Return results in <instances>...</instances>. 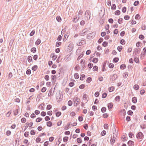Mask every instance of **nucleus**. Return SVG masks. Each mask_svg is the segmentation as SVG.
Masks as SVG:
<instances>
[{
    "mask_svg": "<svg viewBox=\"0 0 146 146\" xmlns=\"http://www.w3.org/2000/svg\"><path fill=\"white\" fill-rule=\"evenodd\" d=\"M139 50L137 48H135L134 50V53L135 55H136V53L138 54H139V52H138Z\"/></svg>",
    "mask_w": 146,
    "mask_h": 146,
    "instance_id": "obj_43",
    "label": "nucleus"
},
{
    "mask_svg": "<svg viewBox=\"0 0 146 146\" xmlns=\"http://www.w3.org/2000/svg\"><path fill=\"white\" fill-rule=\"evenodd\" d=\"M108 44V42H107L106 41H104L103 43L102 44V45L104 47H106V46H107Z\"/></svg>",
    "mask_w": 146,
    "mask_h": 146,
    "instance_id": "obj_39",
    "label": "nucleus"
},
{
    "mask_svg": "<svg viewBox=\"0 0 146 146\" xmlns=\"http://www.w3.org/2000/svg\"><path fill=\"white\" fill-rule=\"evenodd\" d=\"M88 97V95L86 94H84L83 96V99L86 100Z\"/></svg>",
    "mask_w": 146,
    "mask_h": 146,
    "instance_id": "obj_50",
    "label": "nucleus"
},
{
    "mask_svg": "<svg viewBox=\"0 0 146 146\" xmlns=\"http://www.w3.org/2000/svg\"><path fill=\"white\" fill-rule=\"evenodd\" d=\"M19 111L17 109H16L15 111H14V115H17Z\"/></svg>",
    "mask_w": 146,
    "mask_h": 146,
    "instance_id": "obj_34",
    "label": "nucleus"
},
{
    "mask_svg": "<svg viewBox=\"0 0 146 146\" xmlns=\"http://www.w3.org/2000/svg\"><path fill=\"white\" fill-rule=\"evenodd\" d=\"M123 20V19L122 18H119L118 19V23L119 24H121V22Z\"/></svg>",
    "mask_w": 146,
    "mask_h": 146,
    "instance_id": "obj_53",
    "label": "nucleus"
},
{
    "mask_svg": "<svg viewBox=\"0 0 146 146\" xmlns=\"http://www.w3.org/2000/svg\"><path fill=\"white\" fill-rule=\"evenodd\" d=\"M42 119L41 117H38L36 118V121L37 122H39L41 121Z\"/></svg>",
    "mask_w": 146,
    "mask_h": 146,
    "instance_id": "obj_25",
    "label": "nucleus"
},
{
    "mask_svg": "<svg viewBox=\"0 0 146 146\" xmlns=\"http://www.w3.org/2000/svg\"><path fill=\"white\" fill-rule=\"evenodd\" d=\"M46 125L47 126L51 127L52 125V123L50 121H49L46 123Z\"/></svg>",
    "mask_w": 146,
    "mask_h": 146,
    "instance_id": "obj_17",
    "label": "nucleus"
},
{
    "mask_svg": "<svg viewBox=\"0 0 146 146\" xmlns=\"http://www.w3.org/2000/svg\"><path fill=\"white\" fill-rule=\"evenodd\" d=\"M134 61L136 63H139V59L137 58H135L134 59Z\"/></svg>",
    "mask_w": 146,
    "mask_h": 146,
    "instance_id": "obj_55",
    "label": "nucleus"
},
{
    "mask_svg": "<svg viewBox=\"0 0 146 146\" xmlns=\"http://www.w3.org/2000/svg\"><path fill=\"white\" fill-rule=\"evenodd\" d=\"M115 139L113 138L112 137H111V139H110V142L111 144L112 145H113L114 144L115 141Z\"/></svg>",
    "mask_w": 146,
    "mask_h": 146,
    "instance_id": "obj_20",
    "label": "nucleus"
},
{
    "mask_svg": "<svg viewBox=\"0 0 146 146\" xmlns=\"http://www.w3.org/2000/svg\"><path fill=\"white\" fill-rule=\"evenodd\" d=\"M62 42H57L56 43V46L57 47H59L61 44Z\"/></svg>",
    "mask_w": 146,
    "mask_h": 146,
    "instance_id": "obj_29",
    "label": "nucleus"
},
{
    "mask_svg": "<svg viewBox=\"0 0 146 146\" xmlns=\"http://www.w3.org/2000/svg\"><path fill=\"white\" fill-rule=\"evenodd\" d=\"M26 124L27 125H28L29 127H31L33 126V123L32 122H31L27 124V123H26Z\"/></svg>",
    "mask_w": 146,
    "mask_h": 146,
    "instance_id": "obj_48",
    "label": "nucleus"
},
{
    "mask_svg": "<svg viewBox=\"0 0 146 146\" xmlns=\"http://www.w3.org/2000/svg\"><path fill=\"white\" fill-rule=\"evenodd\" d=\"M51 81L52 83H54L56 80V75H52L51 76Z\"/></svg>",
    "mask_w": 146,
    "mask_h": 146,
    "instance_id": "obj_6",
    "label": "nucleus"
},
{
    "mask_svg": "<svg viewBox=\"0 0 146 146\" xmlns=\"http://www.w3.org/2000/svg\"><path fill=\"white\" fill-rule=\"evenodd\" d=\"M31 70L30 69L27 70L26 72V73L27 75H29L31 74Z\"/></svg>",
    "mask_w": 146,
    "mask_h": 146,
    "instance_id": "obj_51",
    "label": "nucleus"
},
{
    "mask_svg": "<svg viewBox=\"0 0 146 146\" xmlns=\"http://www.w3.org/2000/svg\"><path fill=\"white\" fill-rule=\"evenodd\" d=\"M38 68V66L37 65H35L33 66L32 68V70L34 71H35Z\"/></svg>",
    "mask_w": 146,
    "mask_h": 146,
    "instance_id": "obj_14",
    "label": "nucleus"
},
{
    "mask_svg": "<svg viewBox=\"0 0 146 146\" xmlns=\"http://www.w3.org/2000/svg\"><path fill=\"white\" fill-rule=\"evenodd\" d=\"M77 141L78 143H81L82 142V140L81 138H78L77 139Z\"/></svg>",
    "mask_w": 146,
    "mask_h": 146,
    "instance_id": "obj_38",
    "label": "nucleus"
},
{
    "mask_svg": "<svg viewBox=\"0 0 146 146\" xmlns=\"http://www.w3.org/2000/svg\"><path fill=\"white\" fill-rule=\"evenodd\" d=\"M51 57L52 58V60H55L57 57L56 55H55L54 53H52L50 55Z\"/></svg>",
    "mask_w": 146,
    "mask_h": 146,
    "instance_id": "obj_9",
    "label": "nucleus"
},
{
    "mask_svg": "<svg viewBox=\"0 0 146 146\" xmlns=\"http://www.w3.org/2000/svg\"><path fill=\"white\" fill-rule=\"evenodd\" d=\"M122 11L123 13H125L126 11V7H124L122 9Z\"/></svg>",
    "mask_w": 146,
    "mask_h": 146,
    "instance_id": "obj_40",
    "label": "nucleus"
},
{
    "mask_svg": "<svg viewBox=\"0 0 146 146\" xmlns=\"http://www.w3.org/2000/svg\"><path fill=\"white\" fill-rule=\"evenodd\" d=\"M57 21L58 22H60L61 21V17L59 16H57L56 18Z\"/></svg>",
    "mask_w": 146,
    "mask_h": 146,
    "instance_id": "obj_28",
    "label": "nucleus"
},
{
    "mask_svg": "<svg viewBox=\"0 0 146 146\" xmlns=\"http://www.w3.org/2000/svg\"><path fill=\"white\" fill-rule=\"evenodd\" d=\"M92 78L90 77H89L87 78L86 81L87 82L90 83L92 81Z\"/></svg>",
    "mask_w": 146,
    "mask_h": 146,
    "instance_id": "obj_44",
    "label": "nucleus"
},
{
    "mask_svg": "<svg viewBox=\"0 0 146 146\" xmlns=\"http://www.w3.org/2000/svg\"><path fill=\"white\" fill-rule=\"evenodd\" d=\"M40 114L42 116H44L46 115V113L44 111H42L41 113Z\"/></svg>",
    "mask_w": 146,
    "mask_h": 146,
    "instance_id": "obj_57",
    "label": "nucleus"
},
{
    "mask_svg": "<svg viewBox=\"0 0 146 146\" xmlns=\"http://www.w3.org/2000/svg\"><path fill=\"white\" fill-rule=\"evenodd\" d=\"M101 134L102 136H104L106 134V132L105 130H103L101 133Z\"/></svg>",
    "mask_w": 146,
    "mask_h": 146,
    "instance_id": "obj_49",
    "label": "nucleus"
},
{
    "mask_svg": "<svg viewBox=\"0 0 146 146\" xmlns=\"http://www.w3.org/2000/svg\"><path fill=\"white\" fill-rule=\"evenodd\" d=\"M46 90V88L45 87H43L41 89V92H45Z\"/></svg>",
    "mask_w": 146,
    "mask_h": 146,
    "instance_id": "obj_60",
    "label": "nucleus"
},
{
    "mask_svg": "<svg viewBox=\"0 0 146 146\" xmlns=\"http://www.w3.org/2000/svg\"><path fill=\"white\" fill-rule=\"evenodd\" d=\"M119 60V58L117 57L114 58L113 59V61L115 63H116Z\"/></svg>",
    "mask_w": 146,
    "mask_h": 146,
    "instance_id": "obj_31",
    "label": "nucleus"
},
{
    "mask_svg": "<svg viewBox=\"0 0 146 146\" xmlns=\"http://www.w3.org/2000/svg\"><path fill=\"white\" fill-rule=\"evenodd\" d=\"M133 113V112L131 110H129L127 112L128 114L130 115H132Z\"/></svg>",
    "mask_w": 146,
    "mask_h": 146,
    "instance_id": "obj_47",
    "label": "nucleus"
},
{
    "mask_svg": "<svg viewBox=\"0 0 146 146\" xmlns=\"http://www.w3.org/2000/svg\"><path fill=\"white\" fill-rule=\"evenodd\" d=\"M91 12L90 10H87L85 13L84 19L86 20H88L90 17Z\"/></svg>",
    "mask_w": 146,
    "mask_h": 146,
    "instance_id": "obj_1",
    "label": "nucleus"
},
{
    "mask_svg": "<svg viewBox=\"0 0 146 146\" xmlns=\"http://www.w3.org/2000/svg\"><path fill=\"white\" fill-rule=\"evenodd\" d=\"M120 99V96H117L115 98V100L116 101H119V100Z\"/></svg>",
    "mask_w": 146,
    "mask_h": 146,
    "instance_id": "obj_42",
    "label": "nucleus"
},
{
    "mask_svg": "<svg viewBox=\"0 0 146 146\" xmlns=\"http://www.w3.org/2000/svg\"><path fill=\"white\" fill-rule=\"evenodd\" d=\"M106 108L105 107H102L101 109V111L102 113L105 112L106 111Z\"/></svg>",
    "mask_w": 146,
    "mask_h": 146,
    "instance_id": "obj_41",
    "label": "nucleus"
},
{
    "mask_svg": "<svg viewBox=\"0 0 146 146\" xmlns=\"http://www.w3.org/2000/svg\"><path fill=\"white\" fill-rule=\"evenodd\" d=\"M74 76L76 79H78L79 78L78 74L77 73H76L74 74Z\"/></svg>",
    "mask_w": 146,
    "mask_h": 146,
    "instance_id": "obj_18",
    "label": "nucleus"
},
{
    "mask_svg": "<svg viewBox=\"0 0 146 146\" xmlns=\"http://www.w3.org/2000/svg\"><path fill=\"white\" fill-rule=\"evenodd\" d=\"M143 134L141 132H139L136 135L137 138L141 139L143 137Z\"/></svg>",
    "mask_w": 146,
    "mask_h": 146,
    "instance_id": "obj_7",
    "label": "nucleus"
},
{
    "mask_svg": "<svg viewBox=\"0 0 146 146\" xmlns=\"http://www.w3.org/2000/svg\"><path fill=\"white\" fill-rule=\"evenodd\" d=\"M145 38L144 36L142 35H140L139 36V38L141 40H143Z\"/></svg>",
    "mask_w": 146,
    "mask_h": 146,
    "instance_id": "obj_36",
    "label": "nucleus"
},
{
    "mask_svg": "<svg viewBox=\"0 0 146 146\" xmlns=\"http://www.w3.org/2000/svg\"><path fill=\"white\" fill-rule=\"evenodd\" d=\"M139 3V1H135L133 4V5L135 6H137Z\"/></svg>",
    "mask_w": 146,
    "mask_h": 146,
    "instance_id": "obj_59",
    "label": "nucleus"
},
{
    "mask_svg": "<svg viewBox=\"0 0 146 146\" xmlns=\"http://www.w3.org/2000/svg\"><path fill=\"white\" fill-rule=\"evenodd\" d=\"M71 123H68L67 125L65 127H64V129L65 130H67L69 128H70L71 127V126H70Z\"/></svg>",
    "mask_w": 146,
    "mask_h": 146,
    "instance_id": "obj_10",
    "label": "nucleus"
},
{
    "mask_svg": "<svg viewBox=\"0 0 146 146\" xmlns=\"http://www.w3.org/2000/svg\"><path fill=\"white\" fill-rule=\"evenodd\" d=\"M134 143V142L131 140L129 141L127 143L128 145L130 146H131L132 145H133Z\"/></svg>",
    "mask_w": 146,
    "mask_h": 146,
    "instance_id": "obj_13",
    "label": "nucleus"
},
{
    "mask_svg": "<svg viewBox=\"0 0 146 146\" xmlns=\"http://www.w3.org/2000/svg\"><path fill=\"white\" fill-rule=\"evenodd\" d=\"M29 135V133L27 131L24 134V136L26 137H27Z\"/></svg>",
    "mask_w": 146,
    "mask_h": 146,
    "instance_id": "obj_58",
    "label": "nucleus"
},
{
    "mask_svg": "<svg viewBox=\"0 0 146 146\" xmlns=\"http://www.w3.org/2000/svg\"><path fill=\"white\" fill-rule=\"evenodd\" d=\"M78 120L80 121L81 122L83 120V117L82 116H79L78 117Z\"/></svg>",
    "mask_w": 146,
    "mask_h": 146,
    "instance_id": "obj_61",
    "label": "nucleus"
},
{
    "mask_svg": "<svg viewBox=\"0 0 146 146\" xmlns=\"http://www.w3.org/2000/svg\"><path fill=\"white\" fill-rule=\"evenodd\" d=\"M132 102L134 104L136 103L137 102V98L136 97H134L132 98Z\"/></svg>",
    "mask_w": 146,
    "mask_h": 146,
    "instance_id": "obj_12",
    "label": "nucleus"
},
{
    "mask_svg": "<svg viewBox=\"0 0 146 146\" xmlns=\"http://www.w3.org/2000/svg\"><path fill=\"white\" fill-rule=\"evenodd\" d=\"M61 114V113L60 111L57 112L56 113V115L57 117L60 116Z\"/></svg>",
    "mask_w": 146,
    "mask_h": 146,
    "instance_id": "obj_30",
    "label": "nucleus"
},
{
    "mask_svg": "<svg viewBox=\"0 0 146 146\" xmlns=\"http://www.w3.org/2000/svg\"><path fill=\"white\" fill-rule=\"evenodd\" d=\"M129 136L130 138H131L133 137L134 135L132 132H130L129 133Z\"/></svg>",
    "mask_w": 146,
    "mask_h": 146,
    "instance_id": "obj_52",
    "label": "nucleus"
},
{
    "mask_svg": "<svg viewBox=\"0 0 146 146\" xmlns=\"http://www.w3.org/2000/svg\"><path fill=\"white\" fill-rule=\"evenodd\" d=\"M85 85L84 84H82L79 86V88L80 89H83L84 88Z\"/></svg>",
    "mask_w": 146,
    "mask_h": 146,
    "instance_id": "obj_56",
    "label": "nucleus"
},
{
    "mask_svg": "<svg viewBox=\"0 0 146 146\" xmlns=\"http://www.w3.org/2000/svg\"><path fill=\"white\" fill-rule=\"evenodd\" d=\"M133 88L135 90H137L139 88V87L138 85H135L133 86Z\"/></svg>",
    "mask_w": 146,
    "mask_h": 146,
    "instance_id": "obj_32",
    "label": "nucleus"
},
{
    "mask_svg": "<svg viewBox=\"0 0 146 146\" xmlns=\"http://www.w3.org/2000/svg\"><path fill=\"white\" fill-rule=\"evenodd\" d=\"M71 59V54H70L66 55L65 58V60L66 61H68L70 60Z\"/></svg>",
    "mask_w": 146,
    "mask_h": 146,
    "instance_id": "obj_8",
    "label": "nucleus"
},
{
    "mask_svg": "<svg viewBox=\"0 0 146 146\" xmlns=\"http://www.w3.org/2000/svg\"><path fill=\"white\" fill-rule=\"evenodd\" d=\"M126 68V66L125 64H122L120 66V68L121 69H124Z\"/></svg>",
    "mask_w": 146,
    "mask_h": 146,
    "instance_id": "obj_26",
    "label": "nucleus"
},
{
    "mask_svg": "<svg viewBox=\"0 0 146 146\" xmlns=\"http://www.w3.org/2000/svg\"><path fill=\"white\" fill-rule=\"evenodd\" d=\"M68 47L70 50H71L73 48V45L72 44H70Z\"/></svg>",
    "mask_w": 146,
    "mask_h": 146,
    "instance_id": "obj_19",
    "label": "nucleus"
},
{
    "mask_svg": "<svg viewBox=\"0 0 146 146\" xmlns=\"http://www.w3.org/2000/svg\"><path fill=\"white\" fill-rule=\"evenodd\" d=\"M113 104L112 103H110L108 104V108L109 110L111 109L113 107Z\"/></svg>",
    "mask_w": 146,
    "mask_h": 146,
    "instance_id": "obj_16",
    "label": "nucleus"
},
{
    "mask_svg": "<svg viewBox=\"0 0 146 146\" xmlns=\"http://www.w3.org/2000/svg\"><path fill=\"white\" fill-rule=\"evenodd\" d=\"M36 48L35 47L32 48L31 50V51L33 53H35L36 52Z\"/></svg>",
    "mask_w": 146,
    "mask_h": 146,
    "instance_id": "obj_15",
    "label": "nucleus"
},
{
    "mask_svg": "<svg viewBox=\"0 0 146 146\" xmlns=\"http://www.w3.org/2000/svg\"><path fill=\"white\" fill-rule=\"evenodd\" d=\"M120 43L122 45H124L125 44V41L124 39H122L120 40Z\"/></svg>",
    "mask_w": 146,
    "mask_h": 146,
    "instance_id": "obj_24",
    "label": "nucleus"
},
{
    "mask_svg": "<svg viewBox=\"0 0 146 146\" xmlns=\"http://www.w3.org/2000/svg\"><path fill=\"white\" fill-rule=\"evenodd\" d=\"M85 75L84 74H82L80 77V80H83L84 79V78H85Z\"/></svg>",
    "mask_w": 146,
    "mask_h": 146,
    "instance_id": "obj_64",
    "label": "nucleus"
},
{
    "mask_svg": "<svg viewBox=\"0 0 146 146\" xmlns=\"http://www.w3.org/2000/svg\"><path fill=\"white\" fill-rule=\"evenodd\" d=\"M52 108V106L51 105L49 104L47 106L46 109L48 110L51 109Z\"/></svg>",
    "mask_w": 146,
    "mask_h": 146,
    "instance_id": "obj_37",
    "label": "nucleus"
},
{
    "mask_svg": "<svg viewBox=\"0 0 146 146\" xmlns=\"http://www.w3.org/2000/svg\"><path fill=\"white\" fill-rule=\"evenodd\" d=\"M117 74H114L111 76V78L110 79V81L113 82L117 78Z\"/></svg>",
    "mask_w": 146,
    "mask_h": 146,
    "instance_id": "obj_4",
    "label": "nucleus"
},
{
    "mask_svg": "<svg viewBox=\"0 0 146 146\" xmlns=\"http://www.w3.org/2000/svg\"><path fill=\"white\" fill-rule=\"evenodd\" d=\"M123 48L122 46H119L117 47V49L119 52H121Z\"/></svg>",
    "mask_w": 146,
    "mask_h": 146,
    "instance_id": "obj_22",
    "label": "nucleus"
},
{
    "mask_svg": "<svg viewBox=\"0 0 146 146\" xmlns=\"http://www.w3.org/2000/svg\"><path fill=\"white\" fill-rule=\"evenodd\" d=\"M21 121L22 123H25L26 121V119L25 118H23L21 119Z\"/></svg>",
    "mask_w": 146,
    "mask_h": 146,
    "instance_id": "obj_54",
    "label": "nucleus"
},
{
    "mask_svg": "<svg viewBox=\"0 0 146 146\" xmlns=\"http://www.w3.org/2000/svg\"><path fill=\"white\" fill-rule=\"evenodd\" d=\"M47 114L48 115H52V111H49L47 112Z\"/></svg>",
    "mask_w": 146,
    "mask_h": 146,
    "instance_id": "obj_63",
    "label": "nucleus"
},
{
    "mask_svg": "<svg viewBox=\"0 0 146 146\" xmlns=\"http://www.w3.org/2000/svg\"><path fill=\"white\" fill-rule=\"evenodd\" d=\"M93 71H97L98 69V66H94L93 67Z\"/></svg>",
    "mask_w": 146,
    "mask_h": 146,
    "instance_id": "obj_35",
    "label": "nucleus"
},
{
    "mask_svg": "<svg viewBox=\"0 0 146 146\" xmlns=\"http://www.w3.org/2000/svg\"><path fill=\"white\" fill-rule=\"evenodd\" d=\"M120 14V11L119 10H117L115 12V15H119Z\"/></svg>",
    "mask_w": 146,
    "mask_h": 146,
    "instance_id": "obj_23",
    "label": "nucleus"
},
{
    "mask_svg": "<svg viewBox=\"0 0 146 146\" xmlns=\"http://www.w3.org/2000/svg\"><path fill=\"white\" fill-rule=\"evenodd\" d=\"M41 42V40L40 39H38L35 42V44L38 45L40 44Z\"/></svg>",
    "mask_w": 146,
    "mask_h": 146,
    "instance_id": "obj_21",
    "label": "nucleus"
},
{
    "mask_svg": "<svg viewBox=\"0 0 146 146\" xmlns=\"http://www.w3.org/2000/svg\"><path fill=\"white\" fill-rule=\"evenodd\" d=\"M111 9L113 10H115L116 9V5L115 4H112L111 6Z\"/></svg>",
    "mask_w": 146,
    "mask_h": 146,
    "instance_id": "obj_46",
    "label": "nucleus"
},
{
    "mask_svg": "<svg viewBox=\"0 0 146 146\" xmlns=\"http://www.w3.org/2000/svg\"><path fill=\"white\" fill-rule=\"evenodd\" d=\"M28 61L29 62H33V60L32 59V58L31 56H28L27 58Z\"/></svg>",
    "mask_w": 146,
    "mask_h": 146,
    "instance_id": "obj_11",
    "label": "nucleus"
},
{
    "mask_svg": "<svg viewBox=\"0 0 146 146\" xmlns=\"http://www.w3.org/2000/svg\"><path fill=\"white\" fill-rule=\"evenodd\" d=\"M94 35L95 33H90L87 35V38L89 39H92L94 38Z\"/></svg>",
    "mask_w": 146,
    "mask_h": 146,
    "instance_id": "obj_3",
    "label": "nucleus"
},
{
    "mask_svg": "<svg viewBox=\"0 0 146 146\" xmlns=\"http://www.w3.org/2000/svg\"><path fill=\"white\" fill-rule=\"evenodd\" d=\"M107 96V94L106 93H104L102 94V98H106Z\"/></svg>",
    "mask_w": 146,
    "mask_h": 146,
    "instance_id": "obj_45",
    "label": "nucleus"
},
{
    "mask_svg": "<svg viewBox=\"0 0 146 146\" xmlns=\"http://www.w3.org/2000/svg\"><path fill=\"white\" fill-rule=\"evenodd\" d=\"M68 139V137H65L63 138V141L64 142L67 141Z\"/></svg>",
    "mask_w": 146,
    "mask_h": 146,
    "instance_id": "obj_27",
    "label": "nucleus"
},
{
    "mask_svg": "<svg viewBox=\"0 0 146 146\" xmlns=\"http://www.w3.org/2000/svg\"><path fill=\"white\" fill-rule=\"evenodd\" d=\"M74 102L76 103V105L75 103L74 104V106H76L77 104H78V102H79L80 99L77 97H74Z\"/></svg>",
    "mask_w": 146,
    "mask_h": 146,
    "instance_id": "obj_5",
    "label": "nucleus"
},
{
    "mask_svg": "<svg viewBox=\"0 0 146 146\" xmlns=\"http://www.w3.org/2000/svg\"><path fill=\"white\" fill-rule=\"evenodd\" d=\"M61 95V92H59L58 93L56 94V98L57 102H60L62 100Z\"/></svg>",
    "mask_w": 146,
    "mask_h": 146,
    "instance_id": "obj_2",
    "label": "nucleus"
},
{
    "mask_svg": "<svg viewBox=\"0 0 146 146\" xmlns=\"http://www.w3.org/2000/svg\"><path fill=\"white\" fill-rule=\"evenodd\" d=\"M68 105L69 106H71L72 104V102L71 100H69L68 102Z\"/></svg>",
    "mask_w": 146,
    "mask_h": 146,
    "instance_id": "obj_62",
    "label": "nucleus"
},
{
    "mask_svg": "<svg viewBox=\"0 0 146 146\" xmlns=\"http://www.w3.org/2000/svg\"><path fill=\"white\" fill-rule=\"evenodd\" d=\"M98 59L97 58H93L92 62L95 63H96L98 62Z\"/></svg>",
    "mask_w": 146,
    "mask_h": 146,
    "instance_id": "obj_33",
    "label": "nucleus"
}]
</instances>
